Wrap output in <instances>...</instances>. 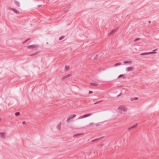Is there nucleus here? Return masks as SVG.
<instances>
[{
	"label": "nucleus",
	"instance_id": "bb28decb",
	"mask_svg": "<svg viewBox=\"0 0 159 159\" xmlns=\"http://www.w3.org/2000/svg\"><path fill=\"white\" fill-rule=\"evenodd\" d=\"M98 103V102H96V103H95L94 104H97V103Z\"/></svg>",
	"mask_w": 159,
	"mask_h": 159
},
{
	"label": "nucleus",
	"instance_id": "423d86ee",
	"mask_svg": "<svg viewBox=\"0 0 159 159\" xmlns=\"http://www.w3.org/2000/svg\"><path fill=\"white\" fill-rule=\"evenodd\" d=\"M90 84L92 86L95 87H98L99 86V84H98L95 83L93 82L90 83Z\"/></svg>",
	"mask_w": 159,
	"mask_h": 159
},
{
	"label": "nucleus",
	"instance_id": "7ed1b4c3",
	"mask_svg": "<svg viewBox=\"0 0 159 159\" xmlns=\"http://www.w3.org/2000/svg\"><path fill=\"white\" fill-rule=\"evenodd\" d=\"M37 47L38 46L36 45H31L27 46V48H34Z\"/></svg>",
	"mask_w": 159,
	"mask_h": 159
},
{
	"label": "nucleus",
	"instance_id": "4be33fe9",
	"mask_svg": "<svg viewBox=\"0 0 159 159\" xmlns=\"http://www.w3.org/2000/svg\"><path fill=\"white\" fill-rule=\"evenodd\" d=\"M93 93V91H90L89 92V94L92 93Z\"/></svg>",
	"mask_w": 159,
	"mask_h": 159
},
{
	"label": "nucleus",
	"instance_id": "2eb2a0df",
	"mask_svg": "<svg viewBox=\"0 0 159 159\" xmlns=\"http://www.w3.org/2000/svg\"><path fill=\"white\" fill-rule=\"evenodd\" d=\"M82 134H75L74 135V137H75V136H80V135H82Z\"/></svg>",
	"mask_w": 159,
	"mask_h": 159
},
{
	"label": "nucleus",
	"instance_id": "a211bd4d",
	"mask_svg": "<svg viewBox=\"0 0 159 159\" xmlns=\"http://www.w3.org/2000/svg\"><path fill=\"white\" fill-rule=\"evenodd\" d=\"M121 64V63H120V62L117 63L115 64V66H117L118 65H120Z\"/></svg>",
	"mask_w": 159,
	"mask_h": 159
},
{
	"label": "nucleus",
	"instance_id": "a878e982",
	"mask_svg": "<svg viewBox=\"0 0 159 159\" xmlns=\"http://www.w3.org/2000/svg\"><path fill=\"white\" fill-rule=\"evenodd\" d=\"M148 23H151V21H150H150H148Z\"/></svg>",
	"mask_w": 159,
	"mask_h": 159
},
{
	"label": "nucleus",
	"instance_id": "412c9836",
	"mask_svg": "<svg viewBox=\"0 0 159 159\" xmlns=\"http://www.w3.org/2000/svg\"><path fill=\"white\" fill-rule=\"evenodd\" d=\"M57 128L59 129H60V128H61V126L60 125H58L57 126Z\"/></svg>",
	"mask_w": 159,
	"mask_h": 159
},
{
	"label": "nucleus",
	"instance_id": "dca6fc26",
	"mask_svg": "<svg viewBox=\"0 0 159 159\" xmlns=\"http://www.w3.org/2000/svg\"><path fill=\"white\" fill-rule=\"evenodd\" d=\"M124 76V75H120L119 76H118V78H120L121 77H122L123 78H124V77H123Z\"/></svg>",
	"mask_w": 159,
	"mask_h": 159
},
{
	"label": "nucleus",
	"instance_id": "1a4fd4ad",
	"mask_svg": "<svg viewBox=\"0 0 159 159\" xmlns=\"http://www.w3.org/2000/svg\"><path fill=\"white\" fill-rule=\"evenodd\" d=\"M133 70V68L132 67H127L126 69V70L127 71H131Z\"/></svg>",
	"mask_w": 159,
	"mask_h": 159
},
{
	"label": "nucleus",
	"instance_id": "f8f14e48",
	"mask_svg": "<svg viewBox=\"0 0 159 159\" xmlns=\"http://www.w3.org/2000/svg\"><path fill=\"white\" fill-rule=\"evenodd\" d=\"M103 137H102L96 139H94V140H92L91 141L92 142H93V141H97V140H99L100 139H102Z\"/></svg>",
	"mask_w": 159,
	"mask_h": 159
},
{
	"label": "nucleus",
	"instance_id": "f03ea898",
	"mask_svg": "<svg viewBox=\"0 0 159 159\" xmlns=\"http://www.w3.org/2000/svg\"><path fill=\"white\" fill-rule=\"evenodd\" d=\"M91 113H89L87 114H85L84 115L81 116L80 117H79L78 119H82L83 118H84L85 117H88L91 115Z\"/></svg>",
	"mask_w": 159,
	"mask_h": 159
},
{
	"label": "nucleus",
	"instance_id": "ddd939ff",
	"mask_svg": "<svg viewBox=\"0 0 159 159\" xmlns=\"http://www.w3.org/2000/svg\"><path fill=\"white\" fill-rule=\"evenodd\" d=\"M138 98H131V101H133V100H138Z\"/></svg>",
	"mask_w": 159,
	"mask_h": 159
},
{
	"label": "nucleus",
	"instance_id": "aec40b11",
	"mask_svg": "<svg viewBox=\"0 0 159 159\" xmlns=\"http://www.w3.org/2000/svg\"><path fill=\"white\" fill-rule=\"evenodd\" d=\"M20 114V112H17L15 113V114L16 116H18V115H19Z\"/></svg>",
	"mask_w": 159,
	"mask_h": 159
},
{
	"label": "nucleus",
	"instance_id": "4468645a",
	"mask_svg": "<svg viewBox=\"0 0 159 159\" xmlns=\"http://www.w3.org/2000/svg\"><path fill=\"white\" fill-rule=\"evenodd\" d=\"M125 64H130L131 63V62L130 61H125L124 62Z\"/></svg>",
	"mask_w": 159,
	"mask_h": 159
},
{
	"label": "nucleus",
	"instance_id": "6e6552de",
	"mask_svg": "<svg viewBox=\"0 0 159 159\" xmlns=\"http://www.w3.org/2000/svg\"><path fill=\"white\" fill-rule=\"evenodd\" d=\"M137 125H138V124H137L136 125H133L132 126L129 127L128 128V129L129 130H130V129H134V128H135L136 127V126H137Z\"/></svg>",
	"mask_w": 159,
	"mask_h": 159
},
{
	"label": "nucleus",
	"instance_id": "0eeeda50",
	"mask_svg": "<svg viewBox=\"0 0 159 159\" xmlns=\"http://www.w3.org/2000/svg\"><path fill=\"white\" fill-rule=\"evenodd\" d=\"M154 52H145V53H141L140 54V55H148L149 54H152L153 53H154Z\"/></svg>",
	"mask_w": 159,
	"mask_h": 159
},
{
	"label": "nucleus",
	"instance_id": "5701e85b",
	"mask_svg": "<svg viewBox=\"0 0 159 159\" xmlns=\"http://www.w3.org/2000/svg\"><path fill=\"white\" fill-rule=\"evenodd\" d=\"M15 12L16 13H17V12H18V11L17 10H15Z\"/></svg>",
	"mask_w": 159,
	"mask_h": 159
},
{
	"label": "nucleus",
	"instance_id": "cd10ccee",
	"mask_svg": "<svg viewBox=\"0 0 159 159\" xmlns=\"http://www.w3.org/2000/svg\"><path fill=\"white\" fill-rule=\"evenodd\" d=\"M157 49H156L155 50H154V51H156V50H157Z\"/></svg>",
	"mask_w": 159,
	"mask_h": 159
},
{
	"label": "nucleus",
	"instance_id": "6ab92c4d",
	"mask_svg": "<svg viewBox=\"0 0 159 159\" xmlns=\"http://www.w3.org/2000/svg\"><path fill=\"white\" fill-rule=\"evenodd\" d=\"M140 40V38H137V39H135L134 40V42H135V41H138V40Z\"/></svg>",
	"mask_w": 159,
	"mask_h": 159
},
{
	"label": "nucleus",
	"instance_id": "39448f33",
	"mask_svg": "<svg viewBox=\"0 0 159 159\" xmlns=\"http://www.w3.org/2000/svg\"><path fill=\"white\" fill-rule=\"evenodd\" d=\"M6 135V134L4 133L1 132L0 133V136L1 138H4L5 136Z\"/></svg>",
	"mask_w": 159,
	"mask_h": 159
},
{
	"label": "nucleus",
	"instance_id": "f3484780",
	"mask_svg": "<svg viewBox=\"0 0 159 159\" xmlns=\"http://www.w3.org/2000/svg\"><path fill=\"white\" fill-rule=\"evenodd\" d=\"M64 38V36H61L60 37L59 39L60 40H61L63 39Z\"/></svg>",
	"mask_w": 159,
	"mask_h": 159
},
{
	"label": "nucleus",
	"instance_id": "b1692460",
	"mask_svg": "<svg viewBox=\"0 0 159 159\" xmlns=\"http://www.w3.org/2000/svg\"><path fill=\"white\" fill-rule=\"evenodd\" d=\"M69 118H68L67 119V122H69Z\"/></svg>",
	"mask_w": 159,
	"mask_h": 159
},
{
	"label": "nucleus",
	"instance_id": "f257e3e1",
	"mask_svg": "<svg viewBox=\"0 0 159 159\" xmlns=\"http://www.w3.org/2000/svg\"><path fill=\"white\" fill-rule=\"evenodd\" d=\"M118 110L120 111V110L122 111H126L127 110H126V108L125 107H122V106H120V107H118Z\"/></svg>",
	"mask_w": 159,
	"mask_h": 159
},
{
	"label": "nucleus",
	"instance_id": "9b49d317",
	"mask_svg": "<svg viewBox=\"0 0 159 159\" xmlns=\"http://www.w3.org/2000/svg\"><path fill=\"white\" fill-rule=\"evenodd\" d=\"M76 115H75L74 114L70 115V121H71V119L74 117H75L76 116Z\"/></svg>",
	"mask_w": 159,
	"mask_h": 159
},
{
	"label": "nucleus",
	"instance_id": "20e7f679",
	"mask_svg": "<svg viewBox=\"0 0 159 159\" xmlns=\"http://www.w3.org/2000/svg\"><path fill=\"white\" fill-rule=\"evenodd\" d=\"M69 75H67L65 76L62 78L61 80L62 81H64L67 79H68L69 78Z\"/></svg>",
	"mask_w": 159,
	"mask_h": 159
},
{
	"label": "nucleus",
	"instance_id": "393cba45",
	"mask_svg": "<svg viewBox=\"0 0 159 159\" xmlns=\"http://www.w3.org/2000/svg\"><path fill=\"white\" fill-rule=\"evenodd\" d=\"M25 122L24 121H23L22 123V124H25Z\"/></svg>",
	"mask_w": 159,
	"mask_h": 159
},
{
	"label": "nucleus",
	"instance_id": "9d476101",
	"mask_svg": "<svg viewBox=\"0 0 159 159\" xmlns=\"http://www.w3.org/2000/svg\"><path fill=\"white\" fill-rule=\"evenodd\" d=\"M117 30V29H113L110 32L109 35H111L112 34L114 33H115V32H116Z\"/></svg>",
	"mask_w": 159,
	"mask_h": 159
}]
</instances>
